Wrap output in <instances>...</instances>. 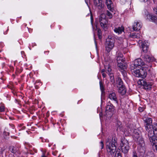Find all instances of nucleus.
I'll list each match as a JSON object with an SVG mask.
<instances>
[{
  "instance_id": "1",
  "label": "nucleus",
  "mask_w": 157,
  "mask_h": 157,
  "mask_svg": "<svg viewBox=\"0 0 157 157\" xmlns=\"http://www.w3.org/2000/svg\"><path fill=\"white\" fill-rule=\"evenodd\" d=\"M146 131L148 132L149 139L153 146V148L155 149L157 151V140L155 139L154 136L155 135L157 137V124H154Z\"/></svg>"
},
{
  "instance_id": "2",
  "label": "nucleus",
  "mask_w": 157,
  "mask_h": 157,
  "mask_svg": "<svg viewBox=\"0 0 157 157\" xmlns=\"http://www.w3.org/2000/svg\"><path fill=\"white\" fill-rule=\"evenodd\" d=\"M117 139L116 137H112V139L110 137L107 138L106 141L107 151L111 155H114L116 151Z\"/></svg>"
},
{
  "instance_id": "3",
  "label": "nucleus",
  "mask_w": 157,
  "mask_h": 157,
  "mask_svg": "<svg viewBox=\"0 0 157 157\" xmlns=\"http://www.w3.org/2000/svg\"><path fill=\"white\" fill-rule=\"evenodd\" d=\"M128 130L124 129L123 128L121 127V126H120L117 127V130H122L123 132V134L125 135V136L129 135L130 134H132V135L133 138L135 140H138V139L140 138V132H139L138 130L135 129L134 131L133 129H131L129 127H128Z\"/></svg>"
},
{
  "instance_id": "4",
  "label": "nucleus",
  "mask_w": 157,
  "mask_h": 157,
  "mask_svg": "<svg viewBox=\"0 0 157 157\" xmlns=\"http://www.w3.org/2000/svg\"><path fill=\"white\" fill-rule=\"evenodd\" d=\"M147 67H142L136 70H132V74L135 76L144 78H145L147 75L146 68Z\"/></svg>"
},
{
  "instance_id": "5",
  "label": "nucleus",
  "mask_w": 157,
  "mask_h": 157,
  "mask_svg": "<svg viewBox=\"0 0 157 157\" xmlns=\"http://www.w3.org/2000/svg\"><path fill=\"white\" fill-rule=\"evenodd\" d=\"M115 40L114 37L111 35H109L106 40L105 44L106 51L109 52L113 48L114 46Z\"/></svg>"
},
{
  "instance_id": "6",
  "label": "nucleus",
  "mask_w": 157,
  "mask_h": 157,
  "mask_svg": "<svg viewBox=\"0 0 157 157\" xmlns=\"http://www.w3.org/2000/svg\"><path fill=\"white\" fill-rule=\"evenodd\" d=\"M99 21L101 27L104 30H107L108 28V22L106 18L105 13H102L99 17Z\"/></svg>"
},
{
  "instance_id": "7",
  "label": "nucleus",
  "mask_w": 157,
  "mask_h": 157,
  "mask_svg": "<svg viewBox=\"0 0 157 157\" xmlns=\"http://www.w3.org/2000/svg\"><path fill=\"white\" fill-rule=\"evenodd\" d=\"M121 146L123 153H126L128 152L130 147L128 141L124 138H122L121 140Z\"/></svg>"
},
{
  "instance_id": "8",
  "label": "nucleus",
  "mask_w": 157,
  "mask_h": 157,
  "mask_svg": "<svg viewBox=\"0 0 157 157\" xmlns=\"http://www.w3.org/2000/svg\"><path fill=\"white\" fill-rule=\"evenodd\" d=\"M139 85L143 86L144 89L146 90H150L153 85V83L149 82H146L143 79H140L138 82Z\"/></svg>"
},
{
  "instance_id": "9",
  "label": "nucleus",
  "mask_w": 157,
  "mask_h": 157,
  "mask_svg": "<svg viewBox=\"0 0 157 157\" xmlns=\"http://www.w3.org/2000/svg\"><path fill=\"white\" fill-rule=\"evenodd\" d=\"M138 44L140 46H141L143 52L145 53H146L148 48L149 45L148 42L146 40L143 41L142 40H139L138 41Z\"/></svg>"
},
{
  "instance_id": "10",
  "label": "nucleus",
  "mask_w": 157,
  "mask_h": 157,
  "mask_svg": "<svg viewBox=\"0 0 157 157\" xmlns=\"http://www.w3.org/2000/svg\"><path fill=\"white\" fill-rule=\"evenodd\" d=\"M144 65V63L142 60L140 58L135 59L134 62V68L133 69L136 70L140 68Z\"/></svg>"
},
{
  "instance_id": "11",
  "label": "nucleus",
  "mask_w": 157,
  "mask_h": 157,
  "mask_svg": "<svg viewBox=\"0 0 157 157\" xmlns=\"http://www.w3.org/2000/svg\"><path fill=\"white\" fill-rule=\"evenodd\" d=\"M147 19L148 20L155 25H157V16L155 15L152 13H147Z\"/></svg>"
},
{
  "instance_id": "12",
  "label": "nucleus",
  "mask_w": 157,
  "mask_h": 157,
  "mask_svg": "<svg viewBox=\"0 0 157 157\" xmlns=\"http://www.w3.org/2000/svg\"><path fill=\"white\" fill-rule=\"evenodd\" d=\"M113 109L112 106L107 105L106 106L105 109L106 116L108 118H110L113 115Z\"/></svg>"
},
{
  "instance_id": "13",
  "label": "nucleus",
  "mask_w": 157,
  "mask_h": 157,
  "mask_svg": "<svg viewBox=\"0 0 157 157\" xmlns=\"http://www.w3.org/2000/svg\"><path fill=\"white\" fill-rule=\"evenodd\" d=\"M105 69L106 71V73L110 76V77L111 79H113V76L112 75L113 72L111 68V66L107 63L106 65H104Z\"/></svg>"
},
{
  "instance_id": "14",
  "label": "nucleus",
  "mask_w": 157,
  "mask_h": 157,
  "mask_svg": "<svg viewBox=\"0 0 157 157\" xmlns=\"http://www.w3.org/2000/svg\"><path fill=\"white\" fill-rule=\"evenodd\" d=\"M95 5L99 9H101L104 6V4L102 0H94Z\"/></svg>"
},
{
  "instance_id": "15",
  "label": "nucleus",
  "mask_w": 157,
  "mask_h": 157,
  "mask_svg": "<svg viewBox=\"0 0 157 157\" xmlns=\"http://www.w3.org/2000/svg\"><path fill=\"white\" fill-rule=\"evenodd\" d=\"M108 98L113 101L115 103H117V98L115 92H110L109 94Z\"/></svg>"
},
{
  "instance_id": "16",
  "label": "nucleus",
  "mask_w": 157,
  "mask_h": 157,
  "mask_svg": "<svg viewBox=\"0 0 157 157\" xmlns=\"http://www.w3.org/2000/svg\"><path fill=\"white\" fill-rule=\"evenodd\" d=\"M105 4L108 9L112 12H113V3L111 0H105Z\"/></svg>"
},
{
  "instance_id": "17",
  "label": "nucleus",
  "mask_w": 157,
  "mask_h": 157,
  "mask_svg": "<svg viewBox=\"0 0 157 157\" xmlns=\"http://www.w3.org/2000/svg\"><path fill=\"white\" fill-rule=\"evenodd\" d=\"M117 42L119 44H122V46L124 48H125L128 46L127 43V40L125 39H123L122 38H119L117 40Z\"/></svg>"
},
{
  "instance_id": "18",
  "label": "nucleus",
  "mask_w": 157,
  "mask_h": 157,
  "mask_svg": "<svg viewBox=\"0 0 157 157\" xmlns=\"http://www.w3.org/2000/svg\"><path fill=\"white\" fill-rule=\"evenodd\" d=\"M132 27L133 30H139L142 27V24L140 22L135 21Z\"/></svg>"
},
{
  "instance_id": "19",
  "label": "nucleus",
  "mask_w": 157,
  "mask_h": 157,
  "mask_svg": "<svg viewBox=\"0 0 157 157\" xmlns=\"http://www.w3.org/2000/svg\"><path fill=\"white\" fill-rule=\"evenodd\" d=\"M145 122L146 123L145 126L146 130H148L152 125V120L151 118L147 117L146 119Z\"/></svg>"
},
{
  "instance_id": "20",
  "label": "nucleus",
  "mask_w": 157,
  "mask_h": 157,
  "mask_svg": "<svg viewBox=\"0 0 157 157\" xmlns=\"http://www.w3.org/2000/svg\"><path fill=\"white\" fill-rule=\"evenodd\" d=\"M144 61L148 63H150L154 61V58L150 55L145 54L143 57Z\"/></svg>"
},
{
  "instance_id": "21",
  "label": "nucleus",
  "mask_w": 157,
  "mask_h": 157,
  "mask_svg": "<svg viewBox=\"0 0 157 157\" xmlns=\"http://www.w3.org/2000/svg\"><path fill=\"white\" fill-rule=\"evenodd\" d=\"M117 63L120 62H124L125 59L123 58V55L121 53H118L117 56Z\"/></svg>"
},
{
  "instance_id": "22",
  "label": "nucleus",
  "mask_w": 157,
  "mask_h": 157,
  "mask_svg": "<svg viewBox=\"0 0 157 157\" xmlns=\"http://www.w3.org/2000/svg\"><path fill=\"white\" fill-rule=\"evenodd\" d=\"M138 141V144L139 146L141 147L143 150V148L145 146V144L143 140V139L142 137H140L137 140Z\"/></svg>"
},
{
  "instance_id": "23",
  "label": "nucleus",
  "mask_w": 157,
  "mask_h": 157,
  "mask_svg": "<svg viewBox=\"0 0 157 157\" xmlns=\"http://www.w3.org/2000/svg\"><path fill=\"white\" fill-rule=\"evenodd\" d=\"M124 28L122 26L117 28H115L114 29V32L118 34H121L122 32L124 31Z\"/></svg>"
},
{
  "instance_id": "24",
  "label": "nucleus",
  "mask_w": 157,
  "mask_h": 157,
  "mask_svg": "<svg viewBox=\"0 0 157 157\" xmlns=\"http://www.w3.org/2000/svg\"><path fill=\"white\" fill-rule=\"evenodd\" d=\"M122 63L119 62V63H117V66L119 69L121 70H122V71H121V72L124 71L126 69L125 66Z\"/></svg>"
},
{
  "instance_id": "25",
  "label": "nucleus",
  "mask_w": 157,
  "mask_h": 157,
  "mask_svg": "<svg viewBox=\"0 0 157 157\" xmlns=\"http://www.w3.org/2000/svg\"><path fill=\"white\" fill-rule=\"evenodd\" d=\"M131 37L135 38H140V34L138 33H132L130 35Z\"/></svg>"
},
{
  "instance_id": "26",
  "label": "nucleus",
  "mask_w": 157,
  "mask_h": 157,
  "mask_svg": "<svg viewBox=\"0 0 157 157\" xmlns=\"http://www.w3.org/2000/svg\"><path fill=\"white\" fill-rule=\"evenodd\" d=\"M118 92L121 94H124L126 92V90L125 88L122 86L119 87L118 90Z\"/></svg>"
},
{
  "instance_id": "27",
  "label": "nucleus",
  "mask_w": 157,
  "mask_h": 157,
  "mask_svg": "<svg viewBox=\"0 0 157 157\" xmlns=\"http://www.w3.org/2000/svg\"><path fill=\"white\" fill-rule=\"evenodd\" d=\"M100 89L101 91V94L103 95L104 94V86L101 81L99 82Z\"/></svg>"
},
{
  "instance_id": "28",
  "label": "nucleus",
  "mask_w": 157,
  "mask_h": 157,
  "mask_svg": "<svg viewBox=\"0 0 157 157\" xmlns=\"http://www.w3.org/2000/svg\"><path fill=\"white\" fill-rule=\"evenodd\" d=\"M9 150L13 153H15L17 151V149L13 146H10L9 147Z\"/></svg>"
},
{
  "instance_id": "29",
  "label": "nucleus",
  "mask_w": 157,
  "mask_h": 157,
  "mask_svg": "<svg viewBox=\"0 0 157 157\" xmlns=\"http://www.w3.org/2000/svg\"><path fill=\"white\" fill-rule=\"evenodd\" d=\"M7 131L8 130L6 129L3 133L4 137L6 139L8 138V136L9 135V133L7 132Z\"/></svg>"
},
{
  "instance_id": "30",
  "label": "nucleus",
  "mask_w": 157,
  "mask_h": 157,
  "mask_svg": "<svg viewBox=\"0 0 157 157\" xmlns=\"http://www.w3.org/2000/svg\"><path fill=\"white\" fill-rule=\"evenodd\" d=\"M117 83L120 86H123V82L122 79L120 78H118L117 80Z\"/></svg>"
},
{
  "instance_id": "31",
  "label": "nucleus",
  "mask_w": 157,
  "mask_h": 157,
  "mask_svg": "<svg viewBox=\"0 0 157 157\" xmlns=\"http://www.w3.org/2000/svg\"><path fill=\"white\" fill-rule=\"evenodd\" d=\"M107 16L109 18L111 19L113 17L112 14L109 10H107L106 13Z\"/></svg>"
},
{
  "instance_id": "32",
  "label": "nucleus",
  "mask_w": 157,
  "mask_h": 157,
  "mask_svg": "<svg viewBox=\"0 0 157 157\" xmlns=\"http://www.w3.org/2000/svg\"><path fill=\"white\" fill-rule=\"evenodd\" d=\"M114 157H122L121 153L119 151H116Z\"/></svg>"
},
{
  "instance_id": "33",
  "label": "nucleus",
  "mask_w": 157,
  "mask_h": 157,
  "mask_svg": "<svg viewBox=\"0 0 157 157\" xmlns=\"http://www.w3.org/2000/svg\"><path fill=\"white\" fill-rule=\"evenodd\" d=\"M5 106L3 105H2L0 106V111L1 112H4L5 111Z\"/></svg>"
},
{
  "instance_id": "34",
  "label": "nucleus",
  "mask_w": 157,
  "mask_h": 157,
  "mask_svg": "<svg viewBox=\"0 0 157 157\" xmlns=\"http://www.w3.org/2000/svg\"><path fill=\"white\" fill-rule=\"evenodd\" d=\"M100 146L101 147V149H102L103 148L104 144L103 141H101L100 143Z\"/></svg>"
},
{
  "instance_id": "35",
  "label": "nucleus",
  "mask_w": 157,
  "mask_h": 157,
  "mask_svg": "<svg viewBox=\"0 0 157 157\" xmlns=\"http://www.w3.org/2000/svg\"><path fill=\"white\" fill-rule=\"evenodd\" d=\"M105 71V70L104 69H103L101 70V72L102 74V75L103 78H105L106 76V75L104 73Z\"/></svg>"
},
{
  "instance_id": "36",
  "label": "nucleus",
  "mask_w": 157,
  "mask_h": 157,
  "mask_svg": "<svg viewBox=\"0 0 157 157\" xmlns=\"http://www.w3.org/2000/svg\"><path fill=\"white\" fill-rule=\"evenodd\" d=\"M5 148L4 147L1 148L0 150V154H2L3 151H5Z\"/></svg>"
},
{
  "instance_id": "37",
  "label": "nucleus",
  "mask_w": 157,
  "mask_h": 157,
  "mask_svg": "<svg viewBox=\"0 0 157 157\" xmlns=\"http://www.w3.org/2000/svg\"><path fill=\"white\" fill-rule=\"evenodd\" d=\"M130 0H120L121 2L123 4H125L126 2L130 1Z\"/></svg>"
},
{
  "instance_id": "38",
  "label": "nucleus",
  "mask_w": 157,
  "mask_h": 157,
  "mask_svg": "<svg viewBox=\"0 0 157 157\" xmlns=\"http://www.w3.org/2000/svg\"><path fill=\"white\" fill-rule=\"evenodd\" d=\"M153 10L154 13L157 14V7H155L153 9Z\"/></svg>"
},
{
  "instance_id": "39",
  "label": "nucleus",
  "mask_w": 157,
  "mask_h": 157,
  "mask_svg": "<svg viewBox=\"0 0 157 157\" xmlns=\"http://www.w3.org/2000/svg\"><path fill=\"white\" fill-rule=\"evenodd\" d=\"M144 108L141 107H139L138 109L139 111L140 112H142V111H143L144 110Z\"/></svg>"
},
{
  "instance_id": "40",
  "label": "nucleus",
  "mask_w": 157,
  "mask_h": 157,
  "mask_svg": "<svg viewBox=\"0 0 157 157\" xmlns=\"http://www.w3.org/2000/svg\"><path fill=\"white\" fill-rule=\"evenodd\" d=\"M133 157H140L137 155L136 153L135 152H134L133 153Z\"/></svg>"
},
{
  "instance_id": "41",
  "label": "nucleus",
  "mask_w": 157,
  "mask_h": 157,
  "mask_svg": "<svg viewBox=\"0 0 157 157\" xmlns=\"http://www.w3.org/2000/svg\"><path fill=\"white\" fill-rule=\"evenodd\" d=\"M97 31L98 33V34H101V31L100 29L98 28L97 29Z\"/></svg>"
},
{
  "instance_id": "42",
  "label": "nucleus",
  "mask_w": 157,
  "mask_h": 157,
  "mask_svg": "<svg viewBox=\"0 0 157 157\" xmlns=\"http://www.w3.org/2000/svg\"><path fill=\"white\" fill-rule=\"evenodd\" d=\"M41 157H47L45 154V152H43V155Z\"/></svg>"
},
{
  "instance_id": "43",
  "label": "nucleus",
  "mask_w": 157,
  "mask_h": 157,
  "mask_svg": "<svg viewBox=\"0 0 157 157\" xmlns=\"http://www.w3.org/2000/svg\"><path fill=\"white\" fill-rule=\"evenodd\" d=\"M101 34H98V36L99 39H101Z\"/></svg>"
},
{
  "instance_id": "44",
  "label": "nucleus",
  "mask_w": 157,
  "mask_h": 157,
  "mask_svg": "<svg viewBox=\"0 0 157 157\" xmlns=\"http://www.w3.org/2000/svg\"><path fill=\"white\" fill-rule=\"evenodd\" d=\"M90 19H91V22L92 23L93 22V17H92L91 15V16H90Z\"/></svg>"
},
{
  "instance_id": "45",
  "label": "nucleus",
  "mask_w": 157,
  "mask_h": 157,
  "mask_svg": "<svg viewBox=\"0 0 157 157\" xmlns=\"http://www.w3.org/2000/svg\"><path fill=\"white\" fill-rule=\"evenodd\" d=\"M141 2H145L147 1V0H140Z\"/></svg>"
},
{
  "instance_id": "46",
  "label": "nucleus",
  "mask_w": 157,
  "mask_h": 157,
  "mask_svg": "<svg viewBox=\"0 0 157 157\" xmlns=\"http://www.w3.org/2000/svg\"><path fill=\"white\" fill-rule=\"evenodd\" d=\"M102 113H99V116H100V117H101V116L102 115Z\"/></svg>"
},
{
  "instance_id": "47",
  "label": "nucleus",
  "mask_w": 157,
  "mask_h": 157,
  "mask_svg": "<svg viewBox=\"0 0 157 157\" xmlns=\"http://www.w3.org/2000/svg\"><path fill=\"white\" fill-rule=\"evenodd\" d=\"M94 42H95V45H96V47H97V43L96 42V41L95 40Z\"/></svg>"
},
{
  "instance_id": "48",
  "label": "nucleus",
  "mask_w": 157,
  "mask_h": 157,
  "mask_svg": "<svg viewBox=\"0 0 157 157\" xmlns=\"http://www.w3.org/2000/svg\"><path fill=\"white\" fill-rule=\"evenodd\" d=\"M118 124H121V123L120 122H119L118 123Z\"/></svg>"
}]
</instances>
